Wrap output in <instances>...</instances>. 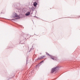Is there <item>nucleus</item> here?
<instances>
[{"instance_id": "nucleus-1", "label": "nucleus", "mask_w": 80, "mask_h": 80, "mask_svg": "<svg viewBox=\"0 0 80 80\" xmlns=\"http://www.w3.org/2000/svg\"><path fill=\"white\" fill-rule=\"evenodd\" d=\"M57 69H58L57 68H52V73H53V72H55V71H56V70H57Z\"/></svg>"}, {"instance_id": "nucleus-2", "label": "nucleus", "mask_w": 80, "mask_h": 80, "mask_svg": "<svg viewBox=\"0 0 80 80\" xmlns=\"http://www.w3.org/2000/svg\"><path fill=\"white\" fill-rule=\"evenodd\" d=\"M15 17H19V16L16 13H14L13 16V18H15Z\"/></svg>"}, {"instance_id": "nucleus-3", "label": "nucleus", "mask_w": 80, "mask_h": 80, "mask_svg": "<svg viewBox=\"0 0 80 80\" xmlns=\"http://www.w3.org/2000/svg\"><path fill=\"white\" fill-rule=\"evenodd\" d=\"M37 5V3L36 2H34L33 3V5L34 7H36Z\"/></svg>"}, {"instance_id": "nucleus-4", "label": "nucleus", "mask_w": 80, "mask_h": 80, "mask_svg": "<svg viewBox=\"0 0 80 80\" xmlns=\"http://www.w3.org/2000/svg\"><path fill=\"white\" fill-rule=\"evenodd\" d=\"M26 16H28V15H30V12H28L26 14Z\"/></svg>"}, {"instance_id": "nucleus-5", "label": "nucleus", "mask_w": 80, "mask_h": 80, "mask_svg": "<svg viewBox=\"0 0 80 80\" xmlns=\"http://www.w3.org/2000/svg\"><path fill=\"white\" fill-rule=\"evenodd\" d=\"M41 59H41V58H38V60H41Z\"/></svg>"}, {"instance_id": "nucleus-6", "label": "nucleus", "mask_w": 80, "mask_h": 80, "mask_svg": "<svg viewBox=\"0 0 80 80\" xmlns=\"http://www.w3.org/2000/svg\"><path fill=\"white\" fill-rule=\"evenodd\" d=\"M51 58H52V59L53 60H54V59L55 58H54L52 57H52Z\"/></svg>"}, {"instance_id": "nucleus-7", "label": "nucleus", "mask_w": 80, "mask_h": 80, "mask_svg": "<svg viewBox=\"0 0 80 80\" xmlns=\"http://www.w3.org/2000/svg\"><path fill=\"white\" fill-rule=\"evenodd\" d=\"M41 59H43V58L42 57V56H41Z\"/></svg>"}, {"instance_id": "nucleus-8", "label": "nucleus", "mask_w": 80, "mask_h": 80, "mask_svg": "<svg viewBox=\"0 0 80 80\" xmlns=\"http://www.w3.org/2000/svg\"><path fill=\"white\" fill-rule=\"evenodd\" d=\"M42 57H43V58H44L45 57V56H43Z\"/></svg>"}, {"instance_id": "nucleus-9", "label": "nucleus", "mask_w": 80, "mask_h": 80, "mask_svg": "<svg viewBox=\"0 0 80 80\" xmlns=\"http://www.w3.org/2000/svg\"><path fill=\"white\" fill-rule=\"evenodd\" d=\"M43 62V61H42V62Z\"/></svg>"}]
</instances>
